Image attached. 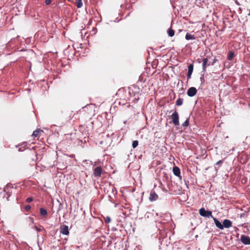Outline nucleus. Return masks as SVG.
<instances>
[{
  "mask_svg": "<svg viewBox=\"0 0 250 250\" xmlns=\"http://www.w3.org/2000/svg\"><path fill=\"white\" fill-rule=\"evenodd\" d=\"M185 39L187 40H195V38L194 35H191L189 33H187L185 36Z\"/></svg>",
  "mask_w": 250,
  "mask_h": 250,
  "instance_id": "14",
  "label": "nucleus"
},
{
  "mask_svg": "<svg viewBox=\"0 0 250 250\" xmlns=\"http://www.w3.org/2000/svg\"><path fill=\"white\" fill-rule=\"evenodd\" d=\"M51 0H45V3L46 5H49L51 3Z\"/></svg>",
  "mask_w": 250,
  "mask_h": 250,
  "instance_id": "24",
  "label": "nucleus"
},
{
  "mask_svg": "<svg viewBox=\"0 0 250 250\" xmlns=\"http://www.w3.org/2000/svg\"><path fill=\"white\" fill-rule=\"evenodd\" d=\"M173 172L176 176H180V169L178 167L175 166L173 167Z\"/></svg>",
  "mask_w": 250,
  "mask_h": 250,
  "instance_id": "12",
  "label": "nucleus"
},
{
  "mask_svg": "<svg viewBox=\"0 0 250 250\" xmlns=\"http://www.w3.org/2000/svg\"><path fill=\"white\" fill-rule=\"evenodd\" d=\"M158 198V195L154 191H151L149 198L150 201L153 202L156 201Z\"/></svg>",
  "mask_w": 250,
  "mask_h": 250,
  "instance_id": "8",
  "label": "nucleus"
},
{
  "mask_svg": "<svg viewBox=\"0 0 250 250\" xmlns=\"http://www.w3.org/2000/svg\"><path fill=\"white\" fill-rule=\"evenodd\" d=\"M199 213L200 215L203 217L213 218L212 212L209 210H206L204 208H202L199 209Z\"/></svg>",
  "mask_w": 250,
  "mask_h": 250,
  "instance_id": "1",
  "label": "nucleus"
},
{
  "mask_svg": "<svg viewBox=\"0 0 250 250\" xmlns=\"http://www.w3.org/2000/svg\"><path fill=\"white\" fill-rule=\"evenodd\" d=\"M36 228V229L37 231H41V229H38L37 227H35Z\"/></svg>",
  "mask_w": 250,
  "mask_h": 250,
  "instance_id": "27",
  "label": "nucleus"
},
{
  "mask_svg": "<svg viewBox=\"0 0 250 250\" xmlns=\"http://www.w3.org/2000/svg\"><path fill=\"white\" fill-rule=\"evenodd\" d=\"M42 131L40 129H37L35 130L32 134V136L34 137H37L39 136L40 134L42 132Z\"/></svg>",
  "mask_w": 250,
  "mask_h": 250,
  "instance_id": "15",
  "label": "nucleus"
},
{
  "mask_svg": "<svg viewBox=\"0 0 250 250\" xmlns=\"http://www.w3.org/2000/svg\"><path fill=\"white\" fill-rule=\"evenodd\" d=\"M197 89L195 87H190L187 91V94L189 97H193L197 93Z\"/></svg>",
  "mask_w": 250,
  "mask_h": 250,
  "instance_id": "5",
  "label": "nucleus"
},
{
  "mask_svg": "<svg viewBox=\"0 0 250 250\" xmlns=\"http://www.w3.org/2000/svg\"><path fill=\"white\" fill-rule=\"evenodd\" d=\"M171 118L172 119V121L173 124L175 126H178L179 125V115L178 112L175 111L171 115Z\"/></svg>",
  "mask_w": 250,
  "mask_h": 250,
  "instance_id": "2",
  "label": "nucleus"
},
{
  "mask_svg": "<svg viewBox=\"0 0 250 250\" xmlns=\"http://www.w3.org/2000/svg\"><path fill=\"white\" fill-rule=\"evenodd\" d=\"M61 232L64 235H68L69 233L68 227L66 225H63L60 228Z\"/></svg>",
  "mask_w": 250,
  "mask_h": 250,
  "instance_id": "6",
  "label": "nucleus"
},
{
  "mask_svg": "<svg viewBox=\"0 0 250 250\" xmlns=\"http://www.w3.org/2000/svg\"><path fill=\"white\" fill-rule=\"evenodd\" d=\"M216 59H214V61H213V63H212V65H213V63L216 62Z\"/></svg>",
  "mask_w": 250,
  "mask_h": 250,
  "instance_id": "28",
  "label": "nucleus"
},
{
  "mask_svg": "<svg viewBox=\"0 0 250 250\" xmlns=\"http://www.w3.org/2000/svg\"><path fill=\"white\" fill-rule=\"evenodd\" d=\"M138 145V141L137 140L133 141L132 142V147L133 148H136Z\"/></svg>",
  "mask_w": 250,
  "mask_h": 250,
  "instance_id": "19",
  "label": "nucleus"
},
{
  "mask_svg": "<svg viewBox=\"0 0 250 250\" xmlns=\"http://www.w3.org/2000/svg\"><path fill=\"white\" fill-rule=\"evenodd\" d=\"M234 56V53L233 52H229V53L228 55L227 58H228V60L230 61L233 59Z\"/></svg>",
  "mask_w": 250,
  "mask_h": 250,
  "instance_id": "18",
  "label": "nucleus"
},
{
  "mask_svg": "<svg viewBox=\"0 0 250 250\" xmlns=\"http://www.w3.org/2000/svg\"><path fill=\"white\" fill-rule=\"evenodd\" d=\"M102 172V168L101 167H97L93 170V175L95 177H100Z\"/></svg>",
  "mask_w": 250,
  "mask_h": 250,
  "instance_id": "3",
  "label": "nucleus"
},
{
  "mask_svg": "<svg viewBox=\"0 0 250 250\" xmlns=\"http://www.w3.org/2000/svg\"><path fill=\"white\" fill-rule=\"evenodd\" d=\"M24 208L26 211H28L31 209V206L29 205H27L25 206V207H24Z\"/></svg>",
  "mask_w": 250,
  "mask_h": 250,
  "instance_id": "21",
  "label": "nucleus"
},
{
  "mask_svg": "<svg viewBox=\"0 0 250 250\" xmlns=\"http://www.w3.org/2000/svg\"><path fill=\"white\" fill-rule=\"evenodd\" d=\"M183 103V99L181 98H178L176 102V105L177 106L181 105Z\"/></svg>",
  "mask_w": 250,
  "mask_h": 250,
  "instance_id": "17",
  "label": "nucleus"
},
{
  "mask_svg": "<svg viewBox=\"0 0 250 250\" xmlns=\"http://www.w3.org/2000/svg\"><path fill=\"white\" fill-rule=\"evenodd\" d=\"M222 160H219V161H218L216 163V165H219L221 163H222Z\"/></svg>",
  "mask_w": 250,
  "mask_h": 250,
  "instance_id": "26",
  "label": "nucleus"
},
{
  "mask_svg": "<svg viewBox=\"0 0 250 250\" xmlns=\"http://www.w3.org/2000/svg\"><path fill=\"white\" fill-rule=\"evenodd\" d=\"M213 219V220H214V223L216 225V226L221 229H224V226H223V225L219 222V220H218L216 218H212Z\"/></svg>",
  "mask_w": 250,
  "mask_h": 250,
  "instance_id": "11",
  "label": "nucleus"
},
{
  "mask_svg": "<svg viewBox=\"0 0 250 250\" xmlns=\"http://www.w3.org/2000/svg\"><path fill=\"white\" fill-rule=\"evenodd\" d=\"M33 198L32 197H29V198H27L26 200V202L27 203H30L31 202H32L33 201Z\"/></svg>",
  "mask_w": 250,
  "mask_h": 250,
  "instance_id": "23",
  "label": "nucleus"
},
{
  "mask_svg": "<svg viewBox=\"0 0 250 250\" xmlns=\"http://www.w3.org/2000/svg\"><path fill=\"white\" fill-rule=\"evenodd\" d=\"M223 226L224 228L228 229L232 226V222L228 219H225L223 222Z\"/></svg>",
  "mask_w": 250,
  "mask_h": 250,
  "instance_id": "7",
  "label": "nucleus"
},
{
  "mask_svg": "<svg viewBox=\"0 0 250 250\" xmlns=\"http://www.w3.org/2000/svg\"><path fill=\"white\" fill-rule=\"evenodd\" d=\"M208 58H204L203 59V63H202V67H203V72H205L206 71V68L207 65H209V64H208Z\"/></svg>",
  "mask_w": 250,
  "mask_h": 250,
  "instance_id": "9",
  "label": "nucleus"
},
{
  "mask_svg": "<svg viewBox=\"0 0 250 250\" xmlns=\"http://www.w3.org/2000/svg\"><path fill=\"white\" fill-rule=\"evenodd\" d=\"M167 32H168L169 36H170L171 37H173L175 34L174 31L173 29H172L171 28H170L168 29Z\"/></svg>",
  "mask_w": 250,
  "mask_h": 250,
  "instance_id": "16",
  "label": "nucleus"
},
{
  "mask_svg": "<svg viewBox=\"0 0 250 250\" xmlns=\"http://www.w3.org/2000/svg\"><path fill=\"white\" fill-rule=\"evenodd\" d=\"M240 240L244 245H250V237L248 236L241 235Z\"/></svg>",
  "mask_w": 250,
  "mask_h": 250,
  "instance_id": "4",
  "label": "nucleus"
},
{
  "mask_svg": "<svg viewBox=\"0 0 250 250\" xmlns=\"http://www.w3.org/2000/svg\"><path fill=\"white\" fill-rule=\"evenodd\" d=\"M193 64H190L188 66V79H189L191 78V75L193 72Z\"/></svg>",
  "mask_w": 250,
  "mask_h": 250,
  "instance_id": "10",
  "label": "nucleus"
},
{
  "mask_svg": "<svg viewBox=\"0 0 250 250\" xmlns=\"http://www.w3.org/2000/svg\"><path fill=\"white\" fill-rule=\"evenodd\" d=\"M111 221V219L109 217H107L105 220L106 223H109Z\"/></svg>",
  "mask_w": 250,
  "mask_h": 250,
  "instance_id": "25",
  "label": "nucleus"
},
{
  "mask_svg": "<svg viewBox=\"0 0 250 250\" xmlns=\"http://www.w3.org/2000/svg\"><path fill=\"white\" fill-rule=\"evenodd\" d=\"M132 87L134 88V89L135 90V92L138 93L139 92V88L137 86L133 85Z\"/></svg>",
  "mask_w": 250,
  "mask_h": 250,
  "instance_id": "22",
  "label": "nucleus"
},
{
  "mask_svg": "<svg viewBox=\"0 0 250 250\" xmlns=\"http://www.w3.org/2000/svg\"><path fill=\"white\" fill-rule=\"evenodd\" d=\"M189 125V120L188 119L186 121L182 124L183 126H188Z\"/></svg>",
  "mask_w": 250,
  "mask_h": 250,
  "instance_id": "20",
  "label": "nucleus"
},
{
  "mask_svg": "<svg viewBox=\"0 0 250 250\" xmlns=\"http://www.w3.org/2000/svg\"><path fill=\"white\" fill-rule=\"evenodd\" d=\"M40 213L41 215L46 216L47 214V211L46 209L42 208L40 209Z\"/></svg>",
  "mask_w": 250,
  "mask_h": 250,
  "instance_id": "13",
  "label": "nucleus"
}]
</instances>
